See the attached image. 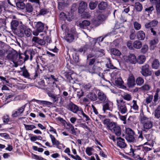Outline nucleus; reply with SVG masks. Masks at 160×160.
Wrapping results in <instances>:
<instances>
[{
	"label": "nucleus",
	"instance_id": "nucleus-1",
	"mask_svg": "<svg viewBox=\"0 0 160 160\" xmlns=\"http://www.w3.org/2000/svg\"><path fill=\"white\" fill-rule=\"evenodd\" d=\"M18 32V34L21 37L26 36L29 37L31 35L32 31L30 29L23 24L22 22H20Z\"/></svg>",
	"mask_w": 160,
	"mask_h": 160
},
{
	"label": "nucleus",
	"instance_id": "nucleus-2",
	"mask_svg": "<svg viewBox=\"0 0 160 160\" xmlns=\"http://www.w3.org/2000/svg\"><path fill=\"white\" fill-rule=\"evenodd\" d=\"M140 122L142 125V129L143 131L148 130L152 127V122L151 119L145 116L141 117Z\"/></svg>",
	"mask_w": 160,
	"mask_h": 160
},
{
	"label": "nucleus",
	"instance_id": "nucleus-3",
	"mask_svg": "<svg viewBox=\"0 0 160 160\" xmlns=\"http://www.w3.org/2000/svg\"><path fill=\"white\" fill-rule=\"evenodd\" d=\"M158 23V21L154 20L151 22L146 23L145 24V27L147 28H151V32L152 33L153 35H156L157 33H160V28L158 29V31L154 30L153 28L156 26Z\"/></svg>",
	"mask_w": 160,
	"mask_h": 160
},
{
	"label": "nucleus",
	"instance_id": "nucleus-4",
	"mask_svg": "<svg viewBox=\"0 0 160 160\" xmlns=\"http://www.w3.org/2000/svg\"><path fill=\"white\" fill-rule=\"evenodd\" d=\"M142 145L138 146H130V152H128L129 155L132 156H138L139 154L143 152L142 151Z\"/></svg>",
	"mask_w": 160,
	"mask_h": 160
},
{
	"label": "nucleus",
	"instance_id": "nucleus-5",
	"mask_svg": "<svg viewBox=\"0 0 160 160\" xmlns=\"http://www.w3.org/2000/svg\"><path fill=\"white\" fill-rule=\"evenodd\" d=\"M118 110L122 114H124L127 112L126 105L123 100H117Z\"/></svg>",
	"mask_w": 160,
	"mask_h": 160
},
{
	"label": "nucleus",
	"instance_id": "nucleus-6",
	"mask_svg": "<svg viewBox=\"0 0 160 160\" xmlns=\"http://www.w3.org/2000/svg\"><path fill=\"white\" fill-rule=\"evenodd\" d=\"M123 58L126 62L131 64H135L137 62V58L133 54L124 56Z\"/></svg>",
	"mask_w": 160,
	"mask_h": 160
},
{
	"label": "nucleus",
	"instance_id": "nucleus-7",
	"mask_svg": "<svg viewBox=\"0 0 160 160\" xmlns=\"http://www.w3.org/2000/svg\"><path fill=\"white\" fill-rule=\"evenodd\" d=\"M47 94L52 100L53 102H57L59 101L61 103L63 102L64 101L62 96L59 94H55L50 92H48Z\"/></svg>",
	"mask_w": 160,
	"mask_h": 160
},
{
	"label": "nucleus",
	"instance_id": "nucleus-8",
	"mask_svg": "<svg viewBox=\"0 0 160 160\" xmlns=\"http://www.w3.org/2000/svg\"><path fill=\"white\" fill-rule=\"evenodd\" d=\"M84 70L92 74L98 73L99 72L102 71L101 68L99 67H98L96 65H94L91 68L88 66H84Z\"/></svg>",
	"mask_w": 160,
	"mask_h": 160
},
{
	"label": "nucleus",
	"instance_id": "nucleus-9",
	"mask_svg": "<svg viewBox=\"0 0 160 160\" xmlns=\"http://www.w3.org/2000/svg\"><path fill=\"white\" fill-rule=\"evenodd\" d=\"M103 123L106 125L108 129L111 131L113 130L114 128L117 124V123L113 122H111L109 119H105L103 121Z\"/></svg>",
	"mask_w": 160,
	"mask_h": 160
},
{
	"label": "nucleus",
	"instance_id": "nucleus-10",
	"mask_svg": "<svg viewBox=\"0 0 160 160\" xmlns=\"http://www.w3.org/2000/svg\"><path fill=\"white\" fill-rule=\"evenodd\" d=\"M149 68V66L148 64H145L142 67L141 72L143 76L147 77L151 75V72Z\"/></svg>",
	"mask_w": 160,
	"mask_h": 160
},
{
	"label": "nucleus",
	"instance_id": "nucleus-11",
	"mask_svg": "<svg viewBox=\"0 0 160 160\" xmlns=\"http://www.w3.org/2000/svg\"><path fill=\"white\" fill-rule=\"evenodd\" d=\"M18 54L14 52H9L7 56V58L8 60L15 63L18 58Z\"/></svg>",
	"mask_w": 160,
	"mask_h": 160
},
{
	"label": "nucleus",
	"instance_id": "nucleus-12",
	"mask_svg": "<svg viewBox=\"0 0 160 160\" xmlns=\"http://www.w3.org/2000/svg\"><path fill=\"white\" fill-rule=\"evenodd\" d=\"M104 104L103 105L102 109L104 112L107 110H110L112 108L113 106V103L108 99L104 102Z\"/></svg>",
	"mask_w": 160,
	"mask_h": 160
},
{
	"label": "nucleus",
	"instance_id": "nucleus-13",
	"mask_svg": "<svg viewBox=\"0 0 160 160\" xmlns=\"http://www.w3.org/2000/svg\"><path fill=\"white\" fill-rule=\"evenodd\" d=\"M48 133L49 134V136L51 139L52 144L56 146V147L58 148L61 149V148L60 146H59V145H60L63 146V144L60 143L59 141L57 140L53 135L51 134H50L49 132H48Z\"/></svg>",
	"mask_w": 160,
	"mask_h": 160
},
{
	"label": "nucleus",
	"instance_id": "nucleus-14",
	"mask_svg": "<svg viewBox=\"0 0 160 160\" xmlns=\"http://www.w3.org/2000/svg\"><path fill=\"white\" fill-rule=\"evenodd\" d=\"M112 81L121 78L120 70L119 69L115 70L111 74Z\"/></svg>",
	"mask_w": 160,
	"mask_h": 160
},
{
	"label": "nucleus",
	"instance_id": "nucleus-15",
	"mask_svg": "<svg viewBox=\"0 0 160 160\" xmlns=\"http://www.w3.org/2000/svg\"><path fill=\"white\" fill-rule=\"evenodd\" d=\"M97 97L101 103L104 102L108 99L106 95L102 91L100 90L99 91L98 93V97Z\"/></svg>",
	"mask_w": 160,
	"mask_h": 160
},
{
	"label": "nucleus",
	"instance_id": "nucleus-16",
	"mask_svg": "<svg viewBox=\"0 0 160 160\" xmlns=\"http://www.w3.org/2000/svg\"><path fill=\"white\" fill-rule=\"evenodd\" d=\"M135 80L134 76L132 74L129 75L128 79V84L129 87H133L135 85Z\"/></svg>",
	"mask_w": 160,
	"mask_h": 160
},
{
	"label": "nucleus",
	"instance_id": "nucleus-17",
	"mask_svg": "<svg viewBox=\"0 0 160 160\" xmlns=\"http://www.w3.org/2000/svg\"><path fill=\"white\" fill-rule=\"evenodd\" d=\"M32 41L34 43L38 44L41 45H44L46 43L44 40L40 39L37 37H33L32 38Z\"/></svg>",
	"mask_w": 160,
	"mask_h": 160
},
{
	"label": "nucleus",
	"instance_id": "nucleus-18",
	"mask_svg": "<svg viewBox=\"0 0 160 160\" xmlns=\"http://www.w3.org/2000/svg\"><path fill=\"white\" fill-rule=\"evenodd\" d=\"M114 82L115 85L120 88H126V87L123 85V82L121 78L117 79L112 81Z\"/></svg>",
	"mask_w": 160,
	"mask_h": 160
},
{
	"label": "nucleus",
	"instance_id": "nucleus-19",
	"mask_svg": "<svg viewBox=\"0 0 160 160\" xmlns=\"http://www.w3.org/2000/svg\"><path fill=\"white\" fill-rule=\"evenodd\" d=\"M35 28L36 30L39 32H42L44 28V25L41 22H35Z\"/></svg>",
	"mask_w": 160,
	"mask_h": 160
},
{
	"label": "nucleus",
	"instance_id": "nucleus-20",
	"mask_svg": "<svg viewBox=\"0 0 160 160\" xmlns=\"http://www.w3.org/2000/svg\"><path fill=\"white\" fill-rule=\"evenodd\" d=\"M90 24V22L89 21L87 20H84L83 21L79 22L78 26H79L81 28L85 29Z\"/></svg>",
	"mask_w": 160,
	"mask_h": 160
},
{
	"label": "nucleus",
	"instance_id": "nucleus-21",
	"mask_svg": "<svg viewBox=\"0 0 160 160\" xmlns=\"http://www.w3.org/2000/svg\"><path fill=\"white\" fill-rule=\"evenodd\" d=\"M104 16L102 15H99L97 18L94 19L93 24L96 26L99 25L103 21Z\"/></svg>",
	"mask_w": 160,
	"mask_h": 160
},
{
	"label": "nucleus",
	"instance_id": "nucleus-22",
	"mask_svg": "<svg viewBox=\"0 0 160 160\" xmlns=\"http://www.w3.org/2000/svg\"><path fill=\"white\" fill-rule=\"evenodd\" d=\"M79 108L72 102L70 103L68 105V108L69 110L74 113H77Z\"/></svg>",
	"mask_w": 160,
	"mask_h": 160
},
{
	"label": "nucleus",
	"instance_id": "nucleus-23",
	"mask_svg": "<svg viewBox=\"0 0 160 160\" xmlns=\"http://www.w3.org/2000/svg\"><path fill=\"white\" fill-rule=\"evenodd\" d=\"M87 7V3L84 2H81L79 4L78 8L79 13H82L85 11Z\"/></svg>",
	"mask_w": 160,
	"mask_h": 160
},
{
	"label": "nucleus",
	"instance_id": "nucleus-24",
	"mask_svg": "<svg viewBox=\"0 0 160 160\" xmlns=\"http://www.w3.org/2000/svg\"><path fill=\"white\" fill-rule=\"evenodd\" d=\"M64 152L65 153H67L69 156L71 157L72 158L76 160H82L81 158L79 155H76V156H74L70 154V151L68 148H66Z\"/></svg>",
	"mask_w": 160,
	"mask_h": 160
},
{
	"label": "nucleus",
	"instance_id": "nucleus-25",
	"mask_svg": "<svg viewBox=\"0 0 160 160\" xmlns=\"http://www.w3.org/2000/svg\"><path fill=\"white\" fill-rule=\"evenodd\" d=\"M117 144L118 146L121 148H124L126 144L124 142V140L121 138H117Z\"/></svg>",
	"mask_w": 160,
	"mask_h": 160
},
{
	"label": "nucleus",
	"instance_id": "nucleus-26",
	"mask_svg": "<svg viewBox=\"0 0 160 160\" xmlns=\"http://www.w3.org/2000/svg\"><path fill=\"white\" fill-rule=\"evenodd\" d=\"M87 98L93 101H96L98 98L96 93L94 92H90L87 95Z\"/></svg>",
	"mask_w": 160,
	"mask_h": 160
},
{
	"label": "nucleus",
	"instance_id": "nucleus-27",
	"mask_svg": "<svg viewBox=\"0 0 160 160\" xmlns=\"http://www.w3.org/2000/svg\"><path fill=\"white\" fill-rule=\"evenodd\" d=\"M136 37L138 39L141 40H143L145 37V33L142 31H138L137 33Z\"/></svg>",
	"mask_w": 160,
	"mask_h": 160
},
{
	"label": "nucleus",
	"instance_id": "nucleus-28",
	"mask_svg": "<svg viewBox=\"0 0 160 160\" xmlns=\"http://www.w3.org/2000/svg\"><path fill=\"white\" fill-rule=\"evenodd\" d=\"M22 70V75L26 78H29L30 77V74L28 72V70L26 69L25 67L24 66L22 68H21Z\"/></svg>",
	"mask_w": 160,
	"mask_h": 160
},
{
	"label": "nucleus",
	"instance_id": "nucleus-29",
	"mask_svg": "<svg viewBox=\"0 0 160 160\" xmlns=\"http://www.w3.org/2000/svg\"><path fill=\"white\" fill-rule=\"evenodd\" d=\"M34 100L39 104L45 105L47 106H51L52 104V102L47 101L39 100L37 99H34Z\"/></svg>",
	"mask_w": 160,
	"mask_h": 160
},
{
	"label": "nucleus",
	"instance_id": "nucleus-30",
	"mask_svg": "<svg viewBox=\"0 0 160 160\" xmlns=\"http://www.w3.org/2000/svg\"><path fill=\"white\" fill-rule=\"evenodd\" d=\"M112 132H113L117 136H119L121 134L120 128L117 124L114 128L113 129Z\"/></svg>",
	"mask_w": 160,
	"mask_h": 160
},
{
	"label": "nucleus",
	"instance_id": "nucleus-31",
	"mask_svg": "<svg viewBox=\"0 0 160 160\" xmlns=\"http://www.w3.org/2000/svg\"><path fill=\"white\" fill-rule=\"evenodd\" d=\"M146 60V57L142 55L138 56L137 59V62L139 64H143Z\"/></svg>",
	"mask_w": 160,
	"mask_h": 160
},
{
	"label": "nucleus",
	"instance_id": "nucleus-32",
	"mask_svg": "<svg viewBox=\"0 0 160 160\" xmlns=\"http://www.w3.org/2000/svg\"><path fill=\"white\" fill-rule=\"evenodd\" d=\"M64 38L68 42H70L73 41L74 37L72 34L68 33L65 36Z\"/></svg>",
	"mask_w": 160,
	"mask_h": 160
},
{
	"label": "nucleus",
	"instance_id": "nucleus-33",
	"mask_svg": "<svg viewBox=\"0 0 160 160\" xmlns=\"http://www.w3.org/2000/svg\"><path fill=\"white\" fill-rule=\"evenodd\" d=\"M91 57L89 56H88V60H87V62L88 64V65L86 66H88L89 67H90L93 64L96 62L97 61V59L96 58H92L90 59H88V58H90Z\"/></svg>",
	"mask_w": 160,
	"mask_h": 160
},
{
	"label": "nucleus",
	"instance_id": "nucleus-34",
	"mask_svg": "<svg viewBox=\"0 0 160 160\" xmlns=\"http://www.w3.org/2000/svg\"><path fill=\"white\" fill-rule=\"evenodd\" d=\"M142 45V43L141 41L139 40H136L133 42V46L134 48L138 49L141 48Z\"/></svg>",
	"mask_w": 160,
	"mask_h": 160
},
{
	"label": "nucleus",
	"instance_id": "nucleus-35",
	"mask_svg": "<svg viewBox=\"0 0 160 160\" xmlns=\"http://www.w3.org/2000/svg\"><path fill=\"white\" fill-rule=\"evenodd\" d=\"M160 66V62L158 59H155L152 63V68L157 69Z\"/></svg>",
	"mask_w": 160,
	"mask_h": 160
},
{
	"label": "nucleus",
	"instance_id": "nucleus-36",
	"mask_svg": "<svg viewBox=\"0 0 160 160\" xmlns=\"http://www.w3.org/2000/svg\"><path fill=\"white\" fill-rule=\"evenodd\" d=\"M134 7L136 10L138 12H140L142 9V5L139 2H136L134 5Z\"/></svg>",
	"mask_w": 160,
	"mask_h": 160
},
{
	"label": "nucleus",
	"instance_id": "nucleus-37",
	"mask_svg": "<svg viewBox=\"0 0 160 160\" xmlns=\"http://www.w3.org/2000/svg\"><path fill=\"white\" fill-rule=\"evenodd\" d=\"M21 22H20L19 23L16 20H12L11 23V26L12 29L15 30L16 29V28L17 26L19 25Z\"/></svg>",
	"mask_w": 160,
	"mask_h": 160
},
{
	"label": "nucleus",
	"instance_id": "nucleus-38",
	"mask_svg": "<svg viewBox=\"0 0 160 160\" xmlns=\"http://www.w3.org/2000/svg\"><path fill=\"white\" fill-rule=\"evenodd\" d=\"M158 39H155L151 40L150 42V45L151 48L152 49H154V48L156 47V45L158 43Z\"/></svg>",
	"mask_w": 160,
	"mask_h": 160
},
{
	"label": "nucleus",
	"instance_id": "nucleus-39",
	"mask_svg": "<svg viewBox=\"0 0 160 160\" xmlns=\"http://www.w3.org/2000/svg\"><path fill=\"white\" fill-rule=\"evenodd\" d=\"M151 87V85L148 84H145L140 88L141 90L144 92H146L149 90Z\"/></svg>",
	"mask_w": 160,
	"mask_h": 160
},
{
	"label": "nucleus",
	"instance_id": "nucleus-40",
	"mask_svg": "<svg viewBox=\"0 0 160 160\" xmlns=\"http://www.w3.org/2000/svg\"><path fill=\"white\" fill-rule=\"evenodd\" d=\"M153 114L154 116L157 118H160V105L158 106L155 110Z\"/></svg>",
	"mask_w": 160,
	"mask_h": 160
},
{
	"label": "nucleus",
	"instance_id": "nucleus-41",
	"mask_svg": "<svg viewBox=\"0 0 160 160\" xmlns=\"http://www.w3.org/2000/svg\"><path fill=\"white\" fill-rule=\"evenodd\" d=\"M160 89L159 88H157L156 90L154 96L153 101L155 103L157 102L158 100V97L160 95Z\"/></svg>",
	"mask_w": 160,
	"mask_h": 160
},
{
	"label": "nucleus",
	"instance_id": "nucleus-42",
	"mask_svg": "<svg viewBox=\"0 0 160 160\" xmlns=\"http://www.w3.org/2000/svg\"><path fill=\"white\" fill-rule=\"evenodd\" d=\"M98 8L100 10H104L107 7V3L104 2H102L98 4Z\"/></svg>",
	"mask_w": 160,
	"mask_h": 160
},
{
	"label": "nucleus",
	"instance_id": "nucleus-43",
	"mask_svg": "<svg viewBox=\"0 0 160 160\" xmlns=\"http://www.w3.org/2000/svg\"><path fill=\"white\" fill-rule=\"evenodd\" d=\"M136 82L137 85L141 86L144 82V79L142 77H138L136 79Z\"/></svg>",
	"mask_w": 160,
	"mask_h": 160
},
{
	"label": "nucleus",
	"instance_id": "nucleus-44",
	"mask_svg": "<svg viewBox=\"0 0 160 160\" xmlns=\"http://www.w3.org/2000/svg\"><path fill=\"white\" fill-rule=\"evenodd\" d=\"M111 51L112 54L114 55L119 56L121 54L119 50L116 48H112L111 49Z\"/></svg>",
	"mask_w": 160,
	"mask_h": 160
},
{
	"label": "nucleus",
	"instance_id": "nucleus-45",
	"mask_svg": "<svg viewBox=\"0 0 160 160\" xmlns=\"http://www.w3.org/2000/svg\"><path fill=\"white\" fill-rule=\"evenodd\" d=\"M25 129L27 130H32L33 129L36 128V126L33 125L24 124Z\"/></svg>",
	"mask_w": 160,
	"mask_h": 160
},
{
	"label": "nucleus",
	"instance_id": "nucleus-46",
	"mask_svg": "<svg viewBox=\"0 0 160 160\" xmlns=\"http://www.w3.org/2000/svg\"><path fill=\"white\" fill-rule=\"evenodd\" d=\"M93 149L91 147H88L86 148L85 150L86 154L89 156H91L92 154V151Z\"/></svg>",
	"mask_w": 160,
	"mask_h": 160
},
{
	"label": "nucleus",
	"instance_id": "nucleus-47",
	"mask_svg": "<svg viewBox=\"0 0 160 160\" xmlns=\"http://www.w3.org/2000/svg\"><path fill=\"white\" fill-rule=\"evenodd\" d=\"M98 4V2L96 1L95 2H91L89 4V6L90 9L91 10L94 9L97 7Z\"/></svg>",
	"mask_w": 160,
	"mask_h": 160
},
{
	"label": "nucleus",
	"instance_id": "nucleus-48",
	"mask_svg": "<svg viewBox=\"0 0 160 160\" xmlns=\"http://www.w3.org/2000/svg\"><path fill=\"white\" fill-rule=\"evenodd\" d=\"M145 11L148 13V15H150V14H151L152 12L154 10V8L153 6H152L148 8L144 7Z\"/></svg>",
	"mask_w": 160,
	"mask_h": 160
},
{
	"label": "nucleus",
	"instance_id": "nucleus-49",
	"mask_svg": "<svg viewBox=\"0 0 160 160\" xmlns=\"http://www.w3.org/2000/svg\"><path fill=\"white\" fill-rule=\"evenodd\" d=\"M17 6L21 9H23L25 7V4L23 2H18L16 3Z\"/></svg>",
	"mask_w": 160,
	"mask_h": 160
},
{
	"label": "nucleus",
	"instance_id": "nucleus-50",
	"mask_svg": "<svg viewBox=\"0 0 160 160\" xmlns=\"http://www.w3.org/2000/svg\"><path fill=\"white\" fill-rule=\"evenodd\" d=\"M81 13V16L82 18H89L90 15L89 13L87 12H85L84 11L82 12V13Z\"/></svg>",
	"mask_w": 160,
	"mask_h": 160
},
{
	"label": "nucleus",
	"instance_id": "nucleus-51",
	"mask_svg": "<svg viewBox=\"0 0 160 160\" xmlns=\"http://www.w3.org/2000/svg\"><path fill=\"white\" fill-rule=\"evenodd\" d=\"M26 10L28 12H32L33 10V8L32 5L29 3L27 4L26 6Z\"/></svg>",
	"mask_w": 160,
	"mask_h": 160
},
{
	"label": "nucleus",
	"instance_id": "nucleus-52",
	"mask_svg": "<svg viewBox=\"0 0 160 160\" xmlns=\"http://www.w3.org/2000/svg\"><path fill=\"white\" fill-rule=\"evenodd\" d=\"M123 98L127 101H130L131 99V95L127 93H124L122 95Z\"/></svg>",
	"mask_w": 160,
	"mask_h": 160
},
{
	"label": "nucleus",
	"instance_id": "nucleus-53",
	"mask_svg": "<svg viewBox=\"0 0 160 160\" xmlns=\"http://www.w3.org/2000/svg\"><path fill=\"white\" fill-rule=\"evenodd\" d=\"M145 137L148 141H152L154 137L151 134H146L144 135Z\"/></svg>",
	"mask_w": 160,
	"mask_h": 160
},
{
	"label": "nucleus",
	"instance_id": "nucleus-54",
	"mask_svg": "<svg viewBox=\"0 0 160 160\" xmlns=\"http://www.w3.org/2000/svg\"><path fill=\"white\" fill-rule=\"evenodd\" d=\"M134 135H127L126 137V139L129 142H132L134 141Z\"/></svg>",
	"mask_w": 160,
	"mask_h": 160
},
{
	"label": "nucleus",
	"instance_id": "nucleus-55",
	"mask_svg": "<svg viewBox=\"0 0 160 160\" xmlns=\"http://www.w3.org/2000/svg\"><path fill=\"white\" fill-rule=\"evenodd\" d=\"M126 132L127 135L134 134V133L133 131L131 129L129 128H126Z\"/></svg>",
	"mask_w": 160,
	"mask_h": 160
},
{
	"label": "nucleus",
	"instance_id": "nucleus-56",
	"mask_svg": "<svg viewBox=\"0 0 160 160\" xmlns=\"http://www.w3.org/2000/svg\"><path fill=\"white\" fill-rule=\"evenodd\" d=\"M133 25L134 28L136 30H139L141 28V24L138 23V22L136 21L133 24Z\"/></svg>",
	"mask_w": 160,
	"mask_h": 160
},
{
	"label": "nucleus",
	"instance_id": "nucleus-57",
	"mask_svg": "<svg viewBox=\"0 0 160 160\" xmlns=\"http://www.w3.org/2000/svg\"><path fill=\"white\" fill-rule=\"evenodd\" d=\"M148 50V46L146 44L144 45L141 49V52L143 53H146Z\"/></svg>",
	"mask_w": 160,
	"mask_h": 160
},
{
	"label": "nucleus",
	"instance_id": "nucleus-58",
	"mask_svg": "<svg viewBox=\"0 0 160 160\" xmlns=\"http://www.w3.org/2000/svg\"><path fill=\"white\" fill-rule=\"evenodd\" d=\"M153 97V96L152 95L148 96L145 99L146 102L147 104L150 103L152 100Z\"/></svg>",
	"mask_w": 160,
	"mask_h": 160
},
{
	"label": "nucleus",
	"instance_id": "nucleus-59",
	"mask_svg": "<svg viewBox=\"0 0 160 160\" xmlns=\"http://www.w3.org/2000/svg\"><path fill=\"white\" fill-rule=\"evenodd\" d=\"M82 87L84 90H87L91 88V85L89 83H87L83 84L82 85Z\"/></svg>",
	"mask_w": 160,
	"mask_h": 160
},
{
	"label": "nucleus",
	"instance_id": "nucleus-60",
	"mask_svg": "<svg viewBox=\"0 0 160 160\" xmlns=\"http://www.w3.org/2000/svg\"><path fill=\"white\" fill-rule=\"evenodd\" d=\"M27 105V104H25L24 105L22 106L21 107L19 108H18L17 110L18 111V112H19L20 115L22 113L24 110V109L25 108L26 106Z\"/></svg>",
	"mask_w": 160,
	"mask_h": 160
},
{
	"label": "nucleus",
	"instance_id": "nucleus-61",
	"mask_svg": "<svg viewBox=\"0 0 160 160\" xmlns=\"http://www.w3.org/2000/svg\"><path fill=\"white\" fill-rule=\"evenodd\" d=\"M9 116L8 115H4L3 117V122L5 123H7L9 121Z\"/></svg>",
	"mask_w": 160,
	"mask_h": 160
},
{
	"label": "nucleus",
	"instance_id": "nucleus-62",
	"mask_svg": "<svg viewBox=\"0 0 160 160\" xmlns=\"http://www.w3.org/2000/svg\"><path fill=\"white\" fill-rule=\"evenodd\" d=\"M156 9L157 12V14L158 15L160 13V2H157L156 5Z\"/></svg>",
	"mask_w": 160,
	"mask_h": 160
},
{
	"label": "nucleus",
	"instance_id": "nucleus-63",
	"mask_svg": "<svg viewBox=\"0 0 160 160\" xmlns=\"http://www.w3.org/2000/svg\"><path fill=\"white\" fill-rule=\"evenodd\" d=\"M20 115L19 112H18V110H17L16 111H13L12 114V116L13 117H16Z\"/></svg>",
	"mask_w": 160,
	"mask_h": 160
},
{
	"label": "nucleus",
	"instance_id": "nucleus-64",
	"mask_svg": "<svg viewBox=\"0 0 160 160\" xmlns=\"http://www.w3.org/2000/svg\"><path fill=\"white\" fill-rule=\"evenodd\" d=\"M132 102L133 103L132 108L135 110H138V107L136 101L134 100H133Z\"/></svg>",
	"mask_w": 160,
	"mask_h": 160
}]
</instances>
